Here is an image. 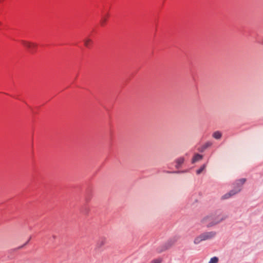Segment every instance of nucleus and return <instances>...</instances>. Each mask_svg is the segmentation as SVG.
Segmentation results:
<instances>
[{
    "mask_svg": "<svg viewBox=\"0 0 263 263\" xmlns=\"http://www.w3.org/2000/svg\"><path fill=\"white\" fill-rule=\"evenodd\" d=\"M216 235L215 231L205 232L196 237L194 240L195 245H198L203 241L212 239Z\"/></svg>",
    "mask_w": 263,
    "mask_h": 263,
    "instance_id": "1",
    "label": "nucleus"
},
{
    "mask_svg": "<svg viewBox=\"0 0 263 263\" xmlns=\"http://www.w3.org/2000/svg\"><path fill=\"white\" fill-rule=\"evenodd\" d=\"M200 223L207 228H211L215 226V223L213 217V214L206 215L202 218Z\"/></svg>",
    "mask_w": 263,
    "mask_h": 263,
    "instance_id": "2",
    "label": "nucleus"
},
{
    "mask_svg": "<svg viewBox=\"0 0 263 263\" xmlns=\"http://www.w3.org/2000/svg\"><path fill=\"white\" fill-rule=\"evenodd\" d=\"M241 191V189L239 187H237V188H234L233 190H231L229 192L225 194L221 197L222 199H228L236 194L240 192Z\"/></svg>",
    "mask_w": 263,
    "mask_h": 263,
    "instance_id": "3",
    "label": "nucleus"
},
{
    "mask_svg": "<svg viewBox=\"0 0 263 263\" xmlns=\"http://www.w3.org/2000/svg\"><path fill=\"white\" fill-rule=\"evenodd\" d=\"M213 217L215 223V226L224 220L228 218V216L224 214H214Z\"/></svg>",
    "mask_w": 263,
    "mask_h": 263,
    "instance_id": "4",
    "label": "nucleus"
},
{
    "mask_svg": "<svg viewBox=\"0 0 263 263\" xmlns=\"http://www.w3.org/2000/svg\"><path fill=\"white\" fill-rule=\"evenodd\" d=\"M177 241V239L175 238L171 239L168 240V241L165 243V245L160 250H158V252L160 253L164 250L168 249L170 247H171L174 243Z\"/></svg>",
    "mask_w": 263,
    "mask_h": 263,
    "instance_id": "5",
    "label": "nucleus"
},
{
    "mask_svg": "<svg viewBox=\"0 0 263 263\" xmlns=\"http://www.w3.org/2000/svg\"><path fill=\"white\" fill-rule=\"evenodd\" d=\"M23 45L27 47V48L30 49L31 50L35 48L37 46V45L35 43L26 41H21Z\"/></svg>",
    "mask_w": 263,
    "mask_h": 263,
    "instance_id": "6",
    "label": "nucleus"
},
{
    "mask_svg": "<svg viewBox=\"0 0 263 263\" xmlns=\"http://www.w3.org/2000/svg\"><path fill=\"white\" fill-rule=\"evenodd\" d=\"M203 158V156L199 154H195L192 159V163H195Z\"/></svg>",
    "mask_w": 263,
    "mask_h": 263,
    "instance_id": "7",
    "label": "nucleus"
},
{
    "mask_svg": "<svg viewBox=\"0 0 263 263\" xmlns=\"http://www.w3.org/2000/svg\"><path fill=\"white\" fill-rule=\"evenodd\" d=\"M246 180L245 178H241V179L236 180L234 184V188H237V187L240 186V188L241 189V186L245 183V182H246Z\"/></svg>",
    "mask_w": 263,
    "mask_h": 263,
    "instance_id": "8",
    "label": "nucleus"
},
{
    "mask_svg": "<svg viewBox=\"0 0 263 263\" xmlns=\"http://www.w3.org/2000/svg\"><path fill=\"white\" fill-rule=\"evenodd\" d=\"M213 144L212 142L210 141L206 142L204 144H203L200 148L198 149V151L200 152H203L207 148L211 146Z\"/></svg>",
    "mask_w": 263,
    "mask_h": 263,
    "instance_id": "9",
    "label": "nucleus"
},
{
    "mask_svg": "<svg viewBox=\"0 0 263 263\" xmlns=\"http://www.w3.org/2000/svg\"><path fill=\"white\" fill-rule=\"evenodd\" d=\"M84 45L87 48H89L92 44V40L88 37L83 40Z\"/></svg>",
    "mask_w": 263,
    "mask_h": 263,
    "instance_id": "10",
    "label": "nucleus"
},
{
    "mask_svg": "<svg viewBox=\"0 0 263 263\" xmlns=\"http://www.w3.org/2000/svg\"><path fill=\"white\" fill-rule=\"evenodd\" d=\"M106 243V239L105 238H100L96 244V248H100L102 246H103L105 243Z\"/></svg>",
    "mask_w": 263,
    "mask_h": 263,
    "instance_id": "11",
    "label": "nucleus"
},
{
    "mask_svg": "<svg viewBox=\"0 0 263 263\" xmlns=\"http://www.w3.org/2000/svg\"><path fill=\"white\" fill-rule=\"evenodd\" d=\"M184 161V158L183 157H180L176 160V165L175 167L177 168H179L181 165L183 163Z\"/></svg>",
    "mask_w": 263,
    "mask_h": 263,
    "instance_id": "12",
    "label": "nucleus"
},
{
    "mask_svg": "<svg viewBox=\"0 0 263 263\" xmlns=\"http://www.w3.org/2000/svg\"><path fill=\"white\" fill-rule=\"evenodd\" d=\"M212 136L216 139H220L221 138L222 134L220 132L216 131L213 134Z\"/></svg>",
    "mask_w": 263,
    "mask_h": 263,
    "instance_id": "13",
    "label": "nucleus"
},
{
    "mask_svg": "<svg viewBox=\"0 0 263 263\" xmlns=\"http://www.w3.org/2000/svg\"><path fill=\"white\" fill-rule=\"evenodd\" d=\"M205 167H206L205 164L202 165L199 169H198V170L196 171V174L197 175H199L200 174H201L202 172V171H203L204 170Z\"/></svg>",
    "mask_w": 263,
    "mask_h": 263,
    "instance_id": "14",
    "label": "nucleus"
},
{
    "mask_svg": "<svg viewBox=\"0 0 263 263\" xmlns=\"http://www.w3.org/2000/svg\"><path fill=\"white\" fill-rule=\"evenodd\" d=\"M218 258L217 257L215 256L210 259V261H209V263H218Z\"/></svg>",
    "mask_w": 263,
    "mask_h": 263,
    "instance_id": "15",
    "label": "nucleus"
},
{
    "mask_svg": "<svg viewBox=\"0 0 263 263\" xmlns=\"http://www.w3.org/2000/svg\"><path fill=\"white\" fill-rule=\"evenodd\" d=\"M162 259L161 258H157L152 260L151 263H161Z\"/></svg>",
    "mask_w": 263,
    "mask_h": 263,
    "instance_id": "16",
    "label": "nucleus"
},
{
    "mask_svg": "<svg viewBox=\"0 0 263 263\" xmlns=\"http://www.w3.org/2000/svg\"><path fill=\"white\" fill-rule=\"evenodd\" d=\"M187 172L186 171H173V172L167 171V173L178 174V173H185V172Z\"/></svg>",
    "mask_w": 263,
    "mask_h": 263,
    "instance_id": "17",
    "label": "nucleus"
},
{
    "mask_svg": "<svg viewBox=\"0 0 263 263\" xmlns=\"http://www.w3.org/2000/svg\"><path fill=\"white\" fill-rule=\"evenodd\" d=\"M105 21H106L105 18H102V19L101 20V25H104V24L105 23Z\"/></svg>",
    "mask_w": 263,
    "mask_h": 263,
    "instance_id": "18",
    "label": "nucleus"
},
{
    "mask_svg": "<svg viewBox=\"0 0 263 263\" xmlns=\"http://www.w3.org/2000/svg\"><path fill=\"white\" fill-rule=\"evenodd\" d=\"M259 43L263 45V39L260 42H259Z\"/></svg>",
    "mask_w": 263,
    "mask_h": 263,
    "instance_id": "19",
    "label": "nucleus"
}]
</instances>
